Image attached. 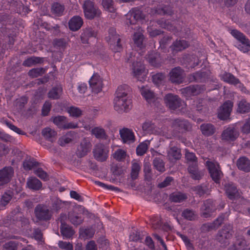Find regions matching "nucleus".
Masks as SVG:
<instances>
[{"label": "nucleus", "mask_w": 250, "mask_h": 250, "mask_svg": "<svg viewBox=\"0 0 250 250\" xmlns=\"http://www.w3.org/2000/svg\"><path fill=\"white\" fill-rule=\"evenodd\" d=\"M106 41L110 44L111 49L115 52H120L122 49L120 43L121 39L116 34L115 29L112 28L109 30V35L105 37Z\"/></svg>", "instance_id": "obj_6"}, {"label": "nucleus", "mask_w": 250, "mask_h": 250, "mask_svg": "<svg viewBox=\"0 0 250 250\" xmlns=\"http://www.w3.org/2000/svg\"><path fill=\"white\" fill-rule=\"evenodd\" d=\"M230 33L231 35L238 42L241 39L245 40V38L247 37L243 33L236 29L231 30Z\"/></svg>", "instance_id": "obj_63"}, {"label": "nucleus", "mask_w": 250, "mask_h": 250, "mask_svg": "<svg viewBox=\"0 0 250 250\" xmlns=\"http://www.w3.org/2000/svg\"><path fill=\"white\" fill-rule=\"evenodd\" d=\"M222 78L224 81L232 84H237L240 83L237 78L229 73H224L222 75Z\"/></svg>", "instance_id": "obj_44"}, {"label": "nucleus", "mask_w": 250, "mask_h": 250, "mask_svg": "<svg viewBox=\"0 0 250 250\" xmlns=\"http://www.w3.org/2000/svg\"><path fill=\"white\" fill-rule=\"evenodd\" d=\"M96 32L90 27L85 28L81 36V41L83 43H88V40L91 37H96Z\"/></svg>", "instance_id": "obj_28"}, {"label": "nucleus", "mask_w": 250, "mask_h": 250, "mask_svg": "<svg viewBox=\"0 0 250 250\" xmlns=\"http://www.w3.org/2000/svg\"><path fill=\"white\" fill-rule=\"evenodd\" d=\"M34 214L37 221L47 222L52 218L53 212L46 205L40 204L35 208Z\"/></svg>", "instance_id": "obj_2"}, {"label": "nucleus", "mask_w": 250, "mask_h": 250, "mask_svg": "<svg viewBox=\"0 0 250 250\" xmlns=\"http://www.w3.org/2000/svg\"><path fill=\"white\" fill-rule=\"evenodd\" d=\"M13 196V192L11 190L5 192L2 195L0 200V204L3 206L7 205L11 200Z\"/></svg>", "instance_id": "obj_48"}, {"label": "nucleus", "mask_w": 250, "mask_h": 250, "mask_svg": "<svg viewBox=\"0 0 250 250\" xmlns=\"http://www.w3.org/2000/svg\"><path fill=\"white\" fill-rule=\"evenodd\" d=\"M129 91V86L126 84L119 86L117 89L114 99V109L119 113L127 112L131 108V101L127 96Z\"/></svg>", "instance_id": "obj_1"}, {"label": "nucleus", "mask_w": 250, "mask_h": 250, "mask_svg": "<svg viewBox=\"0 0 250 250\" xmlns=\"http://www.w3.org/2000/svg\"><path fill=\"white\" fill-rule=\"evenodd\" d=\"M68 218L70 222L75 226L80 225L83 221V218L79 215L78 212L74 210L69 212Z\"/></svg>", "instance_id": "obj_30"}, {"label": "nucleus", "mask_w": 250, "mask_h": 250, "mask_svg": "<svg viewBox=\"0 0 250 250\" xmlns=\"http://www.w3.org/2000/svg\"><path fill=\"white\" fill-rule=\"evenodd\" d=\"M188 199L186 193L176 191L171 193L169 196V200L170 202L175 203H181L185 201Z\"/></svg>", "instance_id": "obj_27"}, {"label": "nucleus", "mask_w": 250, "mask_h": 250, "mask_svg": "<svg viewBox=\"0 0 250 250\" xmlns=\"http://www.w3.org/2000/svg\"><path fill=\"white\" fill-rule=\"evenodd\" d=\"M26 185L29 188L33 190H39L42 188V182L34 177H30L28 178Z\"/></svg>", "instance_id": "obj_29"}, {"label": "nucleus", "mask_w": 250, "mask_h": 250, "mask_svg": "<svg viewBox=\"0 0 250 250\" xmlns=\"http://www.w3.org/2000/svg\"><path fill=\"white\" fill-rule=\"evenodd\" d=\"M43 62L42 59L38 57H31L26 59L22 65L26 67H30L37 63H41Z\"/></svg>", "instance_id": "obj_41"}, {"label": "nucleus", "mask_w": 250, "mask_h": 250, "mask_svg": "<svg viewBox=\"0 0 250 250\" xmlns=\"http://www.w3.org/2000/svg\"><path fill=\"white\" fill-rule=\"evenodd\" d=\"M140 91L142 95L148 103H151L154 101L155 98L154 94L148 87H142Z\"/></svg>", "instance_id": "obj_38"}, {"label": "nucleus", "mask_w": 250, "mask_h": 250, "mask_svg": "<svg viewBox=\"0 0 250 250\" xmlns=\"http://www.w3.org/2000/svg\"><path fill=\"white\" fill-rule=\"evenodd\" d=\"M213 201L211 200H207L204 202L201 208V215L204 218H208L210 216V213L214 209Z\"/></svg>", "instance_id": "obj_22"}, {"label": "nucleus", "mask_w": 250, "mask_h": 250, "mask_svg": "<svg viewBox=\"0 0 250 250\" xmlns=\"http://www.w3.org/2000/svg\"><path fill=\"white\" fill-rule=\"evenodd\" d=\"M14 174V169L11 167H5L0 170V188L7 184Z\"/></svg>", "instance_id": "obj_17"}, {"label": "nucleus", "mask_w": 250, "mask_h": 250, "mask_svg": "<svg viewBox=\"0 0 250 250\" xmlns=\"http://www.w3.org/2000/svg\"><path fill=\"white\" fill-rule=\"evenodd\" d=\"M132 72L133 76L136 78L138 80L142 81L144 79V77H142V79H140V77L144 75L145 67L141 62H136L133 63Z\"/></svg>", "instance_id": "obj_23"}, {"label": "nucleus", "mask_w": 250, "mask_h": 250, "mask_svg": "<svg viewBox=\"0 0 250 250\" xmlns=\"http://www.w3.org/2000/svg\"><path fill=\"white\" fill-rule=\"evenodd\" d=\"M205 165L212 179L216 183H219L223 175L219 164L216 161H211L208 159L206 162Z\"/></svg>", "instance_id": "obj_4"}, {"label": "nucleus", "mask_w": 250, "mask_h": 250, "mask_svg": "<svg viewBox=\"0 0 250 250\" xmlns=\"http://www.w3.org/2000/svg\"><path fill=\"white\" fill-rule=\"evenodd\" d=\"M166 78L165 75L163 73H158L152 76L153 82L156 84L162 83Z\"/></svg>", "instance_id": "obj_62"}, {"label": "nucleus", "mask_w": 250, "mask_h": 250, "mask_svg": "<svg viewBox=\"0 0 250 250\" xmlns=\"http://www.w3.org/2000/svg\"><path fill=\"white\" fill-rule=\"evenodd\" d=\"M149 145V141H146L141 143L136 148V153L139 156H142L146 153Z\"/></svg>", "instance_id": "obj_52"}, {"label": "nucleus", "mask_w": 250, "mask_h": 250, "mask_svg": "<svg viewBox=\"0 0 250 250\" xmlns=\"http://www.w3.org/2000/svg\"><path fill=\"white\" fill-rule=\"evenodd\" d=\"M83 23V20L80 16H73L68 22L69 28L71 31H76L80 29Z\"/></svg>", "instance_id": "obj_25"}, {"label": "nucleus", "mask_w": 250, "mask_h": 250, "mask_svg": "<svg viewBox=\"0 0 250 250\" xmlns=\"http://www.w3.org/2000/svg\"><path fill=\"white\" fill-rule=\"evenodd\" d=\"M250 111V104L245 100H242L238 104L237 111L240 113H245Z\"/></svg>", "instance_id": "obj_47"}, {"label": "nucleus", "mask_w": 250, "mask_h": 250, "mask_svg": "<svg viewBox=\"0 0 250 250\" xmlns=\"http://www.w3.org/2000/svg\"><path fill=\"white\" fill-rule=\"evenodd\" d=\"M84 16L86 18L92 20L96 17H100L101 14V11L90 0H86L83 6Z\"/></svg>", "instance_id": "obj_7"}, {"label": "nucleus", "mask_w": 250, "mask_h": 250, "mask_svg": "<svg viewBox=\"0 0 250 250\" xmlns=\"http://www.w3.org/2000/svg\"><path fill=\"white\" fill-rule=\"evenodd\" d=\"M74 132L69 131L65 135L61 137L59 141V144L60 146H63L66 144L71 143L74 139Z\"/></svg>", "instance_id": "obj_35"}, {"label": "nucleus", "mask_w": 250, "mask_h": 250, "mask_svg": "<svg viewBox=\"0 0 250 250\" xmlns=\"http://www.w3.org/2000/svg\"><path fill=\"white\" fill-rule=\"evenodd\" d=\"M102 4L105 10L111 13L115 12L116 9L114 7L113 0H102Z\"/></svg>", "instance_id": "obj_55"}, {"label": "nucleus", "mask_w": 250, "mask_h": 250, "mask_svg": "<svg viewBox=\"0 0 250 250\" xmlns=\"http://www.w3.org/2000/svg\"><path fill=\"white\" fill-rule=\"evenodd\" d=\"M147 59L149 63L155 67L160 66L163 62L160 55L157 53L149 55Z\"/></svg>", "instance_id": "obj_33"}, {"label": "nucleus", "mask_w": 250, "mask_h": 250, "mask_svg": "<svg viewBox=\"0 0 250 250\" xmlns=\"http://www.w3.org/2000/svg\"><path fill=\"white\" fill-rule=\"evenodd\" d=\"M42 133L46 139L51 142L53 141V138H54L57 135V132L54 130L52 129L49 127L43 129Z\"/></svg>", "instance_id": "obj_46"}, {"label": "nucleus", "mask_w": 250, "mask_h": 250, "mask_svg": "<svg viewBox=\"0 0 250 250\" xmlns=\"http://www.w3.org/2000/svg\"><path fill=\"white\" fill-rule=\"evenodd\" d=\"M188 46V42L185 40H178L174 42L170 46L173 53H176L179 51H181Z\"/></svg>", "instance_id": "obj_26"}, {"label": "nucleus", "mask_w": 250, "mask_h": 250, "mask_svg": "<svg viewBox=\"0 0 250 250\" xmlns=\"http://www.w3.org/2000/svg\"><path fill=\"white\" fill-rule=\"evenodd\" d=\"M109 150L108 147L103 144H98L96 146L93 150L95 158L100 161L104 162L108 158Z\"/></svg>", "instance_id": "obj_10"}, {"label": "nucleus", "mask_w": 250, "mask_h": 250, "mask_svg": "<svg viewBox=\"0 0 250 250\" xmlns=\"http://www.w3.org/2000/svg\"><path fill=\"white\" fill-rule=\"evenodd\" d=\"M18 245L13 241H10L3 245V250H17Z\"/></svg>", "instance_id": "obj_64"}, {"label": "nucleus", "mask_w": 250, "mask_h": 250, "mask_svg": "<svg viewBox=\"0 0 250 250\" xmlns=\"http://www.w3.org/2000/svg\"><path fill=\"white\" fill-rule=\"evenodd\" d=\"M188 169L192 178L194 180H199L203 176V173L198 170V164L189 165Z\"/></svg>", "instance_id": "obj_37"}, {"label": "nucleus", "mask_w": 250, "mask_h": 250, "mask_svg": "<svg viewBox=\"0 0 250 250\" xmlns=\"http://www.w3.org/2000/svg\"><path fill=\"white\" fill-rule=\"evenodd\" d=\"M239 135V131L236 128L229 126L223 131L221 139L226 142H233L238 137Z\"/></svg>", "instance_id": "obj_11"}, {"label": "nucleus", "mask_w": 250, "mask_h": 250, "mask_svg": "<svg viewBox=\"0 0 250 250\" xmlns=\"http://www.w3.org/2000/svg\"><path fill=\"white\" fill-rule=\"evenodd\" d=\"M157 23L160 27L166 29L171 31H176V28L173 26L169 21H167L164 19L158 20L157 21Z\"/></svg>", "instance_id": "obj_49"}, {"label": "nucleus", "mask_w": 250, "mask_h": 250, "mask_svg": "<svg viewBox=\"0 0 250 250\" xmlns=\"http://www.w3.org/2000/svg\"><path fill=\"white\" fill-rule=\"evenodd\" d=\"M60 229L61 234L66 238H70L75 233L72 228L68 225L61 226Z\"/></svg>", "instance_id": "obj_39"}, {"label": "nucleus", "mask_w": 250, "mask_h": 250, "mask_svg": "<svg viewBox=\"0 0 250 250\" xmlns=\"http://www.w3.org/2000/svg\"><path fill=\"white\" fill-rule=\"evenodd\" d=\"M233 107V103L228 100L222 105L218 112V117L219 119L224 120L228 119L230 114Z\"/></svg>", "instance_id": "obj_13"}, {"label": "nucleus", "mask_w": 250, "mask_h": 250, "mask_svg": "<svg viewBox=\"0 0 250 250\" xmlns=\"http://www.w3.org/2000/svg\"><path fill=\"white\" fill-rule=\"evenodd\" d=\"M168 157L169 159L178 160L181 157V150L177 147H172L168 151Z\"/></svg>", "instance_id": "obj_42"}, {"label": "nucleus", "mask_w": 250, "mask_h": 250, "mask_svg": "<svg viewBox=\"0 0 250 250\" xmlns=\"http://www.w3.org/2000/svg\"><path fill=\"white\" fill-rule=\"evenodd\" d=\"M44 73V70L42 68H33L28 72V75L32 78H37Z\"/></svg>", "instance_id": "obj_61"}, {"label": "nucleus", "mask_w": 250, "mask_h": 250, "mask_svg": "<svg viewBox=\"0 0 250 250\" xmlns=\"http://www.w3.org/2000/svg\"><path fill=\"white\" fill-rule=\"evenodd\" d=\"M164 101L166 106L170 110H175L181 107L183 109L185 104L177 95L169 93L164 97Z\"/></svg>", "instance_id": "obj_5"}, {"label": "nucleus", "mask_w": 250, "mask_h": 250, "mask_svg": "<svg viewBox=\"0 0 250 250\" xmlns=\"http://www.w3.org/2000/svg\"><path fill=\"white\" fill-rule=\"evenodd\" d=\"M112 156L116 160L122 162L124 161L126 156V152L123 149H118L112 154Z\"/></svg>", "instance_id": "obj_53"}, {"label": "nucleus", "mask_w": 250, "mask_h": 250, "mask_svg": "<svg viewBox=\"0 0 250 250\" xmlns=\"http://www.w3.org/2000/svg\"><path fill=\"white\" fill-rule=\"evenodd\" d=\"M62 92V87L61 85H57L53 87L48 92V96L49 98L57 100L60 98Z\"/></svg>", "instance_id": "obj_34"}, {"label": "nucleus", "mask_w": 250, "mask_h": 250, "mask_svg": "<svg viewBox=\"0 0 250 250\" xmlns=\"http://www.w3.org/2000/svg\"><path fill=\"white\" fill-rule=\"evenodd\" d=\"M92 145L88 138H84L78 146L76 154L79 157L86 155L91 149Z\"/></svg>", "instance_id": "obj_18"}, {"label": "nucleus", "mask_w": 250, "mask_h": 250, "mask_svg": "<svg viewBox=\"0 0 250 250\" xmlns=\"http://www.w3.org/2000/svg\"><path fill=\"white\" fill-rule=\"evenodd\" d=\"M240 44L238 45L237 48L244 53L248 52L250 50V41L246 37L245 39H241L239 41Z\"/></svg>", "instance_id": "obj_43"}, {"label": "nucleus", "mask_w": 250, "mask_h": 250, "mask_svg": "<svg viewBox=\"0 0 250 250\" xmlns=\"http://www.w3.org/2000/svg\"><path fill=\"white\" fill-rule=\"evenodd\" d=\"M206 73L205 72H196L188 76V79L190 82L202 83L206 81Z\"/></svg>", "instance_id": "obj_32"}, {"label": "nucleus", "mask_w": 250, "mask_h": 250, "mask_svg": "<svg viewBox=\"0 0 250 250\" xmlns=\"http://www.w3.org/2000/svg\"><path fill=\"white\" fill-rule=\"evenodd\" d=\"M38 163L34 159L25 160L23 163V167L25 170H29L37 167Z\"/></svg>", "instance_id": "obj_57"}, {"label": "nucleus", "mask_w": 250, "mask_h": 250, "mask_svg": "<svg viewBox=\"0 0 250 250\" xmlns=\"http://www.w3.org/2000/svg\"><path fill=\"white\" fill-rule=\"evenodd\" d=\"M145 15L138 9H133L126 15V24H135L139 20L144 19Z\"/></svg>", "instance_id": "obj_14"}, {"label": "nucleus", "mask_w": 250, "mask_h": 250, "mask_svg": "<svg viewBox=\"0 0 250 250\" xmlns=\"http://www.w3.org/2000/svg\"><path fill=\"white\" fill-rule=\"evenodd\" d=\"M64 9V6L58 2L54 3L51 7L52 13L57 16H61L62 15Z\"/></svg>", "instance_id": "obj_40"}, {"label": "nucleus", "mask_w": 250, "mask_h": 250, "mask_svg": "<svg viewBox=\"0 0 250 250\" xmlns=\"http://www.w3.org/2000/svg\"><path fill=\"white\" fill-rule=\"evenodd\" d=\"M185 77L184 71L180 67L173 68L169 72L170 80L173 83H181Z\"/></svg>", "instance_id": "obj_16"}, {"label": "nucleus", "mask_w": 250, "mask_h": 250, "mask_svg": "<svg viewBox=\"0 0 250 250\" xmlns=\"http://www.w3.org/2000/svg\"><path fill=\"white\" fill-rule=\"evenodd\" d=\"M135 44L139 47L142 48L143 46V42L144 40L143 35L140 33H136L133 35V38Z\"/></svg>", "instance_id": "obj_59"}, {"label": "nucleus", "mask_w": 250, "mask_h": 250, "mask_svg": "<svg viewBox=\"0 0 250 250\" xmlns=\"http://www.w3.org/2000/svg\"><path fill=\"white\" fill-rule=\"evenodd\" d=\"M91 133L97 139H106L107 135L104 129L102 128L96 127L91 130Z\"/></svg>", "instance_id": "obj_45"}, {"label": "nucleus", "mask_w": 250, "mask_h": 250, "mask_svg": "<svg viewBox=\"0 0 250 250\" xmlns=\"http://www.w3.org/2000/svg\"><path fill=\"white\" fill-rule=\"evenodd\" d=\"M89 83L92 92L98 94L102 91L103 87V80L98 74H94Z\"/></svg>", "instance_id": "obj_15"}, {"label": "nucleus", "mask_w": 250, "mask_h": 250, "mask_svg": "<svg viewBox=\"0 0 250 250\" xmlns=\"http://www.w3.org/2000/svg\"><path fill=\"white\" fill-rule=\"evenodd\" d=\"M152 228L154 229H161L162 227V221L159 217H154L150 220Z\"/></svg>", "instance_id": "obj_60"}, {"label": "nucleus", "mask_w": 250, "mask_h": 250, "mask_svg": "<svg viewBox=\"0 0 250 250\" xmlns=\"http://www.w3.org/2000/svg\"><path fill=\"white\" fill-rule=\"evenodd\" d=\"M120 135L124 143L129 144L135 140L133 132L128 128H124L121 129Z\"/></svg>", "instance_id": "obj_20"}, {"label": "nucleus", "mask_w": 250, "mask_h": 250, "mask_svg": "<svg viewBox=\"0 0 250 250\" xmlns=\"http://www.w3.org/2000/svg\"><path fill=\"white\" fill-rule=\"evenodd\" d=\"M228 250H250L247 241L243 237L237 238Z\"/></svg>", "instance_id": "obj_24"}, {"label": "nucleus", "mask_w": 250, "mask_h": 250, "mask_svg": "<svg viewBox=\"0 0 250 250\" xmlns=\"http://www.w3.org/2000/svg\"><path fill=\"white\" fill-rule=\"evenodd\" d=\"M232 225L228 224L225 225L218 232L216 235V240L223 246H226L229 244V240L232 236Z\"/></svg>", "instance_id": "obj_3"}, {"label": "nucleus", "mask_w": 250, "mask_h": 250, "mask_svg": "<svg viewBox=\"0 0 250 250\" xmlns=\"http://www.w3.org/2000/svg\"><path fill=\"white\" fill-rule=\"evenodd\" d=\"M205 89V85L196 84L182 88L180 91L183 96L188 98L192 96L198 95Z\"/></svg>", "instance_id": "obj_9"}, {"label": "nucleus", "mask_w": 250, "mask_h": 250, "mask_svg": "<svg viewBox=\"0 0 250 250\" xmlns=\"http://www.w3.org/2000/svg\"><path fill=\"white\" fill-rule=\"evenodd\" d=\"M201 130L205 136H210L213 134L215 131L214 125L211 124H203L200 126Z\"/></svg>", "instance_id": "obj_36"}, {"label": "nucleus", "mask_w": 250, "mask_h": 250, "mask_svg": "<svg viewBox=\"0 0 250 250\" xmlns=\"http://www.w3.org/2000/svg\"><path fill=\"white\" fill-rule=\"evenodd\" d=\"M67 111L70 116L75 118L80 117L82 115L83 112V110H82L80 108L74 106L68 107Z\"/></svg>", "instance_id": "obj_50"}, {"label": "nucleus", "mask_w": 250, "mask_h": 250, "mask_svg": "<svg viewBox=\"0 0 250 250\" xmlns=\"http://www.w3.org/2000/svg\"><path fill=\"white\" fill-rule=\"evenodd\" d=\"M238 168L245 172L250 171V160L246 157L239 158L237 161Z\"/></svg>", "instance_id": "obj_31"}, {"label": "nucleus", "mask_w": 250, "mask_h": 250, "mask_svg": "<svg viewBox=\"0 0 250 250\" xmlns=\"http://www.w3.org/2000/svg\"><path fill=\"white\" fill-rule=\"evenodd\" d=\"M143 129L148 133L164 135L165 131L162 127L158 126L150 122H146L143 124Z\"/></svg>", "instance_id": "obj_19"}, {"label": "nucleus", "mask_w": 250, "mask_h": 250, "mask_svg": "<svg viewBox=\"0 0 250 250\" xmlns=\"http://www.w3.org/2000/svg\"><path fill=\"white\" fill-rule=\"evenodd\" d=\"M51 120L59 128L63 129H74L78 127V123L74 122H68L66 117L63 116H57L52 117Z\"/></svg>", "instance_id": "obj_8"}, {"label": "nucleus", "mask_w": 250, "mask_h": 250, "mask_svg": "<svg viewBox=\"0 0 250 250\" xmlns=\"http://www.w3.org/2000/svg\"><path fill=\"white\" fill-rule=\"evenodd\" d=\"M171 126L173 128L178 130H188L191 128V125L187 120L180 118L173 120Z\"/></svg>", "instance_id": "obj_21"}, {"label": "nucleus", "mask_w": 250, "mask_h": 250, "mask_svg": "<svg viewBox=\"0 0 250 250\" xmlns=\"http://www.w3.org/2000/svg\"><path fill=\"white\" fill-rule=\"evenodd\" d=\"M182 216L185 219L189 220H194L196 218L195 212L190 209L187 208L182 212Z\"/></svg>", "instance_id": "obj_54"}, {"label": "nucleus", "mask_w": 250, "mask_h": 250, "mask_svg": "<svg viewBox=\"0 0 250 250\" xmlns=\"http://www.w3.org/2000/svg\"><path fill=\"white\" fill-rule=\"evenodd\" d=\"M153 165L156 169L161 172L165 171L164 163L163 161L159 158H155L153 160Z\"/></svg>", "instance_id": "obj_56"}, {"label": "nucleus", "mask_w": 250, "mask_h": 250, "mask_svg": "<svg viewBox=\"0 0 250 250\" xmlns=\"http://www.w3.org/2000/svg\"><path fill=\"white\" fill-rule=\"evenodd\" d=\"M185 158L188 162L191 163L190 165H193L194 164H197V158L193 152H190L188 150H186Z\"/></svg>", "instance_id": "obj_58"}, {"label": "nucleus", "mask_w": 250, "mask_h": 250, "mask_svg": "<svg viewBox=\"0 0 250 250\" xmlns=\"http://www.w3.org/2000/svg\"><path fill=\"white\" fill-rule=\"evenodd\" d=\"M141 167L140 163L136 162H132L131 172V176L132 179L134 180L137 178Z\"/></svg>", "instance_id": "obj_51"}, {"label": "nucleus", "mask_w": 250, "mask_h": 250, "mask_svg": "<svg viewBox=\"0 0 250 250\" xmlns=\"http://www.w3.org/2000/svg\"><path fill=\"white\" fill-rule=\"evenodd\" d=\"M224 190L227 197L231 200H234L240 196L237 187L231 182H229L225 184Z\"/></svg>", "instance_id": "obj_12"}]
</instances>
